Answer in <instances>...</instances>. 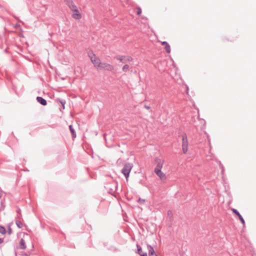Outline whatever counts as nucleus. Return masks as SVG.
I'll list each match as a JSON object with an SVG mask.
<instances>
[{"label": "nucleus", "mask_w": 256, "mask_h": 256, "mask_svg": "<svg viewBox=\"0 0 256 256\" xmlns=\"http://www.w3.org/2000/svg\"><path fill=\"white\" fill-rule=\"evenodd\" d=\"M20 248L22 250H24L26 248V244L23 238H21L20 242Z\"/></svg>", "instance_id": "15"}, {"label": "nucleus", "mask_w": 256, "mask_h": 256, "mask_svg": "<svg viewBox=\"0 0 256 256\" xmlns=\"http://www.w3.org/2000/svg\"><path fill=\"white\" fill-rule=\"evenodd\" d=\"M60 102L61 103V104L64 106V104H65L66 102L64 100H62L60 101Z\"/></svg>", "instance_id": "26"}, {"label": "nucleus", "mask_w": 256, "mask_h": 256, "mask_svg": "<svg viewBox=\"0 0 256 256\" xmlns=\"http://www.w3.org/2000/svg\"><path fill=\"white\" fill-rule=\"evenodd\" d=\"M99 68L108 71H112L114 69V66L112 64L104 62L101 64Z\"/></svg>", "instance_id": "4"}, {"label": "nucleus", "mask_w": 256, "mask_h": 256, "mask_svg": "<svg viewBox=\"0 0 256 256\" xmlns=\"http://www.w3.org/2000/svg\"><path fill=\"white\" fill-rule=\"evenodd\" d=\"M154 172L156 175L162 180H165L166 179V174L162 172L161 170H154Z\"/></svg>", "instance_id": "6"}, {"label": "nucleus", "mask_w": 256, "mask_h": 256, "mask_svg": "<svg viewBox=\"0 0 256 256\" xmlns=\"http://www.w3.org/2000/svg\"><path fill=\"white\" fill-rule=\"evenodd\" d=\"M137 247V252L136 253L138 254L140 256H148V254L146 252H144L142 250V248L138 244H136Z\"/></svg>", "instance_id": "9"}, {"label": "nucleus", "mask_w": 256, "mask_h": 256, "mask_svg": "<svg viewBox=\"0 0 256 256\" xmlns=\"http://www.w3.org/2000/svg\"><path fill=\"white\" fill-rule=\"evenodd\" d=\"M1 204H2V202H1Z\"/></svg>", "instance_id": "34"}, {"label": "nucleus", "mask_w": 256, "mask_h": 256, "mask_svg": "<svg viewBox=\"0 0 256 256\" xmlns=\"http://www.w3.org/2000/svg\"><path fill=\"white\" fill-rule=\"evenodd\" d=\"M188 142L186 134H184L182 136V149L184 154H186L188 150Z\"/></svg>", "instance_id": "2"}, {"label": "nucleus", "mask_w": 256, "mask_h": 256, "mask_svg": "<svg viewBox=\"0 0 256 256\" xmlns=\"http://www.w3.org/2000/svg\"><path fill=\"white\" fill-rule=\"evenodd\" d=\"M16 224L18 228H22V223L20 220H16Z\"/></svg>", "instance_id": "19"}, {"label": "nucleus", "mask_w": 256, "mask_h": 256, "mask_svg": "<svg viewBox=\"0 0 256 256\" xmlns=\"http://www.w3.org/2000/svg\"><path fill=\"white\" fill-rule=\"evenodd\" d=\"M74 14H72V16L76 20H80L82 18V14L78 10V12H73Z\"/></svg>", "instance_id": "14"}, {"label": "nucleus", "mask_w": 256, "mask_h": 256, "mask_svg": "<svg viewBox=\"0 0 256 256\" xmlns=\"http://www.w3.org/2000/svg\"><path fill=\"white\" fill-rule=\"evenodd\" d=\"M172 212L170 210H169L168 211V216H169V217H172Z\"/></svg>", "instance_id": "23"}, {"label": "nucleus", "mask_w": 256, "mask_h": 256, "mask_svg": "<svg viewBox=\"0 0 256 256\" xmlns=\"http://www.w3.org/2000/svg\"><path fill=\"white\" fill-rule=\"evenodd\" d=\"M20 26V24H16V25H15V28H18V27H19Z\"/></svg>", "instance_id": "30"}, {"label": "nucleus", "mask_w": 256, "mask_h": 256, "mask_svg": "<svg viewBox=\"0 0 256 256\" xmlns=\"http://www.w3.org/2000/svg\"><path fill=\"white\" fill-rule=\"evenodd\" d=\"M68 127H69V129L70 131V132L72 133V138H75L76 137V132L73 128L72 126L70 125Z\"/></svg>", "instance_id": "16"}, {"label": "nucleus", "mask_w": 256, "mask_h": 256, "mask_svg": "<svg viewBox=\"0 0 256 256\" xmlns=\"http://www.w3.org/2000/svg\"><path fill=\"white\" fill-rule=\"evenodd\" d=\"M156 161L157 163L156 166L154 168V170H161L163 166V162L160 159H156Z\"/></svg>", "instance_id": "7"}, {"label": "nucleus", "mask_w": 256, "mask_h": 256, "mask_svg": "<svg viewBox=\"0 0 256 256\" xmlns=\"http://www.w3.org/2000/svg\"><path fill=\"white\" fill-rule=\"evenodd\" d=\"M68 6L72 12H78V8L74 2L72 4L68 5Z\"/></svg>", "instance_id": "13"}, {"label": "nucleus", "mask_w": 256, "mask_h": 256, "mask_svg": "<svg viewBox=\"0 0 256 256\" xmlns=\"http://www.w3.org/2000/svg\"><path fill=\"white\" fill-rule=\"evenodd\" d=\"M6 231L5 228L4 226L0 225V233L2 234H6Z\"/></svg>", "instance_id": "18"}, {"label": "nucleus", "mask_w": 256, "mask_h": 256, "mask_svg": "<svg viewBox=\"0 0 256 256\" xmlns=\"http://www.w3.org/2000/svg\"><path fill=\"white\" fill-rule=\"evenodd\" d=\"M8 232L9 235L11 234L12 232V230L10 226L8 227Z\"/></svg>", "instance_id": "24"}, {"label": "nucleus", "mask_w": 256, "mask_h": 256, "mask_svg": "<svg viewBox=\"0 0 256 256\" xmlns=\"http://www.w3.org/2000/svg\"><path fill=\"white\" fill-rule=\"evenodd\" d=\"M145 108L147 110H149L150 108V107L149 106H145Z\"/></svg>", "instance_id": "31"}, {"label": "nucleus", "mask_w": 256, "mask_h": 256, "mask_svg": "<svg viewBox=\"0 0 256 256\" xmlns=\"http://www.w3.org/2000/svg\"><path fill=\"white\" fill-rule=\"evenodd\" d=\"M24 255L27 256V254H24Z\"/></svg>", "instance_id": "35"}, {"label": "nucleus", "mask_w": 256, "mask_h": 256, "mask_svg": "<svg viewBox=\"0 0 256 256\" xmlns=\"http://www.w3.org/2000/svg\"><path fill=\"white\" fill-rule=\"evenodd\" d=\"M136 10H137V12H136L137 14L140 15L142 13V10H141L140 8L137 7Z\"/></svg>", "instance_id": "22"}, {"label": "nucleus", "mask_w": 256, "mask_h": 256, "mask_svg": "<svg viewBox=\"0 0 256 256\" xmlns=\"http://www.w3.org/2000/svg\"><path fill=\"white\" fill-rule=\"evenodd\" d=\"M132 168V164L130 163H126L122 170V172L127 178L129 176L130 172Z\"/></svg>", "instance_id": "1"}, {"label": "nucleus", "mask_w": 256, "mask_h": 256, "mask_svg": "<svg viewBox=\"0 0 256 256\" xmlns=\"http://www.w3.org/2000/svg\"><path fill=\"white\" fill-rule=\"evenodd\" d=\"M232 212L238 216V218H239L240 221L241 222L242 224H243V226H244V225H245V222H244V218H242V215L240 214V212L235 208H232Z\"/></svg>", "instance_id": "5"}, {"label": "nucleus", "mask_w": 256, "mask_h": 256, "mask_svg": "<svg viewBox=\"0 0 256 256\" xmlns=\"http://www.w3.org/2000/svg\"><path fill=\"white\" fill-rule=\"evenodd\" d=\"M149 256H158L156 254L154 248L149 244L147 246Z\"/></svg>", "instance_id": "8"}, {"label": "nucleus", "mask_w": 256, "mask_h": 256, "mask_svg": "<svg viewBox=\"0 0 256 256\" xmlns=\"http://www.w3.org/2000/svg\"><path fill=\"white\" fill-rule=\"evenodd\" d=\"M2 196V194H1V190H0V198H1Z\"/></svg>", "instance_id": "32"}, {"label": "nucleus", "mask_w": 256, "mask_h": 256, "mask_svg": "<svg viewBox=\"0 0 256 256\" xmlns=\"http://www.w3.org/2000/svg\"><path fill=\"white\" fill-rule=\"evenodd\" d=\"M17 213L19 215V216H21V214H20V208H18L17 210Z\"/></svg>", "instance_id": "25"}, {"label": "nucleus", "mask_w": 256, "mask_h": 256, "mask_svg": "<svg viewBox=\"0 0 256 256\" xmlns=\"http://www.w3.org/2000/svg\"><path fill=\"white\" fill-rule=\"evenodd\" d=\"M96 58H98V57H96V56L94 54V56H92V59H90V60L91 62H92V60H94V59H96Z\"/></svg>", "instance_id": "27"}, {"label": "nucleus", "mask_w": 256, "mask_h": 256, "mask_svg": "<svg viewBox=\"0 0 256 256\" xmlns=\"http://www.w3.org/2000/svg\"><path fill=\"white\" fill-rule=\"evenodd\" d=\"M36 100L42 106H46L47 104L46 100L41 96H37Z\"/></svg>", "instance_id": "11"}, {"label": "nucleus", "mask_w": 256, "mask_h": 256, "mask_svg": "<svg viewBox=\"0 0 256 256\" xmlns=\"http://www.w3.org/2000/svg\"><path fill=\"white\" fill-rule=\"evenodd\" d=\"M64 2L68 6L74 2L72 0H64Z\"/></svg>", "instance_id": "21"}, {"label": "nucleus", "mask_w": 256, "mask_h": 256, "mask_svg": "<svg viewBox=\"0 0 256 256\" xmlns=\"http://www.w3.org/2000/svg\"><path fill=\"white\" fill-rule=\"evenodd\" d=\"M116 58L122 63H126L132 60V58L128 56H116Z\"/></svg>", "instance_id": "3"}, {"label": "nucleus", "mask_w": 256, "mask_h": 256, "mask_svg": "<svg viewBox=\"0 0 256 256\" xmlns=\"http://www.w3.org/2000/svg\"><path fill=\"white\" fill-rule=\"evenodd\" d=\"M87 54L90 59H92V56H94V54L91 50H87Z\"/></svg>", "instance_id": "17"}, {"label": "nucleus", "mask_w": 256, "mask_h": 256, "mask_svg": "<svg viewBox=\"0 0 256 256\" xmlns=\"http://www.w3.org/2000/svg\"><path fill=\"white\" fill-rule=\"evenodd\" d=\"M162 44L165 46V50L167 53L170 52V47L169 44L166 41L162 42Z\"/></svg>", "instance_id": "12"}, {"label": "nucleus", "mask_w": 256, "mask_h": 256, "mask_svg": "<svg viewBox=\"0 0 256 256\" xmlns=\"http://www.w3.org/2000/svg\"><path fill=\"white\" fill-rule=\"evenodd\" d=\"M92 63L94 64L95 67L98 68L102 64L100 60L98 58H96V59H94V60H92Z\"/></svg>", "instance_id": "10"}, {"label": "nucleus", "mask_w": 256, "mask_h": 256, "mask_svg": "<svg viewBox=\"0 0 256 256\" xmlns=\"http://www.w3.org/2000/svg\"><path fill=\"white\" fill-rule=\"evenodd\" d=\"M129 68V66L128 64H125L124 66L122 68V70L124 72H126Z\"/></svg>", "instance_id": "20"}, {"label": "nucleus", "mask_w": 256, "mask_h": 256, "mask_svg": "<svg viewBox=\"0 0 256 256\" xmlns=\"http://www.w3.org/2000/svg\"><path fill=\"white\" fill-rule=\"evenodd\" d=\"M139 201L140 202V203L144 202V200H142L140 198L139 199Z\"/></svg>", "instance_id": "29"}, {"label": "nucleus", "mask_w": 256, "mask_h": 256, "mask_svg": "<svg viewBox=\"0 0 256 256\" xmlns=\"http://www.w3.org/2000/svg\"><path fill=\"white\" fill-rule=\"evenodd\" d=\"M4 207L2 208H0V211L2 210H4Z\"/></svg>", "instance_id": "33"}, {"label": "nucleus", "mask_w": 256, "mask_h": 256, "mask_svg": "<svg viewBox=\"0 0 256 256\" xmlns=\"http://www.w3.org/2000/svg\"><path fill=\"white\" fill-rule=\"evenodd\" d=\"M4 242V239L0 238V244H2Z\"/></svg>", "instance_id": "28"}]
</instances>
